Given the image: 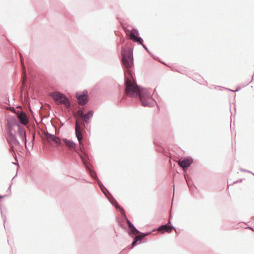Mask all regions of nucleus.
I'll return each mask as SVG.
<instances>
[{"label": "nucleus", "mask_w": 254, "mask_h": 254, "mask_svg": "<svg viewBox=\"0 0 254 254\" xmlns=\"http://www.w3.org/2000/svg\"><path fill=\"white\" fill-rule=\"evenodd\" d=\"M48 137L53 141L58 146L62 145V140L59 137L56 136L55 134L50 133H47Z\"/></svg>", "instance_id": "13"}, {"label": "nucleus", "mask_w": 254, "mask_h": 254, "mask_svg": "<svg viewBox=\"0 0 254 254\" xmlns=\"http://www.w3.org/2000/svg\"><path fill=\"white\" fill-rule=\"evenodd\" d=\"M130 37L132 40L137 43L138 44L141 45L143 44V40L139 36V32L137 29L133 28L131 30Z\"/></svg>", "instance_id": "8"}, {"label": "nucleus", "mask_w": 254, "mask_h": 254, "mask_svg": "<svg viewBox=\"0 0 254 254\" xmlns=\"http://www.w3.org/2000/svg\"><path fill=\"white\" fill-rule=\"evenodd\" d=\"M155 91V89H154V91H153V93H154V92Z\"/></svg>", "instance_id": "36"}, {"label": "nucleus", "mask_w": 254, "mask_h": 254, "mask_svg": "<svg viewBox=\"0 0 254 254\" xmlns=\"http://www.w3.org/2000/svg\"><path fill=\"white\" fill-rule=\"evenodd\" d=\"M85 181L86 183L91 184V182L87 181H85Z\"/></svg>", "instance_id": "33"}, {"label": "nucleus", "mask_w": 254, "mask_h": 254, "mask_svg": "<svg viewBox=\"0 0 254 254\" xmlns=\"http://www.w3.org/2000/svg\"><path fill=\"white\" fill-rule=\"evenodd\" d=\"M9 151L12 152L13 156L14 157V158H15L16 161L17 162V157H16V155L15 152L14 147V146H15V145H9Z\"/></svg>", "instance_id": "19"}, {"label": "nucleus", "mask_w": 254, "mask_h": 254, "mask_svg": "<svg viewBox=\"0 0 254 254\" xmlns=\"http://www.w3.org/2000/svg\"><path fill=\"white\" fill-rule=\"evenodd\" d=\"M252 174H253V175H254V173H253Z\"/></svg>", "instance_id": "37"}, {"label": "nucleus", "mask_w": 254, "mask_h": 254, "mask_svg": "<svg viewBox=\"0 0 254 254\" xmlns=\"http://www.w3.org/2000/svg\"><path fill=\"white\" fill-rule=\"evenodd\" d=\"M6 140L8 145H14L15 146L20 145V143L16 138L15 134L7 136Z\"/></svg>", "instance_id": "12"}, {"label": "nucleus", "mask_w": 254, "mask_h": 254, "mask_svg": "<svg viewBox=\"0 0 254 254\" xmlns=\"http://www.w3.org/2000/svg\"><path fill=\"white\" fill-rule=\"evenodd\" d=\"M20 124L17 122V120L14 116L9 117L7 120V125H11L12 126H18Z\"/></svg>", "instance_id": "16"}, {"label": "nucleus", "mask_w": 254, "mask_h": 254, "mask_svg": "<svg viewBox=\"0 0 254 254\" xmlns=\"http://www.w3.org/2000/svg\"><path fill=\"white\" fill-rule=\"evenodd\" d=\"M13 164L15 165H18V163L17 162V163H13Z\"/></svg>", "instance_id": "32"}, {"label": "nucleus", "mask_w": 254, "mask_h": 254, "mask_svg": "<svg viewBox=\"0 0 254 254\" xmlns=\"http://www.w3.org/2000/svg\"><path fill=\"white\" fill-rule=\"evenodd\" d=\"M75 134L79 142V145L72 140L64 138L62 139V143L60 146L64 145L67 148V150L66 151V153L73 163L78 164L79 161L77 156H79L86 171L97 182L102 192H104L103 189H105L106 190L107 189L100 181L96 173L92 169L89 156L82 141L83 136L80 130V126L77 121L75 124Z\"/></svg>", "instance_id": "2"}, {"label": "nucleus", "mask_w": 254, "mask_h": 254, "mask_svg": "<svg viewBox=\"0 0 254 254\" xmlns=\"http://www.w3.org/2000/svg\"><path fill=\"white\" fill-rule=\"evenodd\" d=\"M249 228L251 230H254V229L252 227H249Z\"/></svg>", "instance_id": "34"}, {"label": "nucleus", "mask_w": 254, "mask_h": 254, "mask_svg": "<svg viewBox=\"0 0 254 254\" xmlns=\"http://www.w3.org/2000/svg\"><path fill=\"white\" fill-rule=\"evenodd\" d=\"M13 126H12L11 125H9L6 124L7 136H9V135L14 134L12 132V129H13Z\"/></svg>", "instance_id": "18"}, {"label": "nucleus", "mask_w": 254, "mask_h": 254, "mask_svg": "<svg viewBox=\"0 0 254 254\" xmlns=\"http://www.w3.org/2000/svg\"><path fill=\"white\" fill-rule=\"evenodd\" d=\"M141 46L146 50V52H147L149 54H151L150 51L144 44H142Z\"/></svg>", "instance_id": "22"}, {"label": "nucleus", "mask_w": 254, "mask_h": 254, "mask_svg": "<svg viewBox=\"0 0 254 254\" xmlns=\"http://www.w3.org/2000/svg\"><path fill=\"white\" fill-rule=\"evenodd\" d=\"M20 57L21 68V70H22V77L23 80H26L27 73H26V67L24 65L23 59L20 54Z\"/></svg>", "instance_id": "14"}, {"label": "nucleus", "mask_w": 254, "mask_h": 254, "mask_svg": "<svg viewBox=\"0 0 254 254\" xmlns=\"http://www.w3.org/2000/svg\"><path fill=\"white\" fill-rule=\"evenodd\" d=\"M51 96L57 104L64 105L67 108L70 107V101L64 94L55 91L51 93Z\"/></svg>", "instance_id": "4"}, {"label": "nucleus", "mask_w": 254, "mask_h": 254, "mask_svg": "<svg viewBox=\"0 0 254 254\" xmlns=\"http://www.w3.org/2000/svg\"><path fill=\"white\" fill-rule=\"evenodd\" d=\"M254 73L253 74V77H252V80H251V81H249L247 82L246 83V84L244 86H247L248 85H249V84L250 83H251V82L252 81V80H253V76H254Z\"/></svg>", "instance_id": "26"}, {"label": "nucleus", "mask_w": 254, "mask_h": 254, "mask_svg": "<svg viewBox=\"0 0 254 254\" xmlns=\"http://www.w3.org/2000/svg\"><path fill=\"white\" fill-rule=\"evenodd\" d=\"M172 228L174 229L177 233L176 228L173 226L171 224V221H169V223L160 226L157 229V230L159 231H160L162 233H164L166 232L170 233L172 232Z\"/></svg>", "instance_id": "10"}, {"label": "nucleus", "mask_w": 254, "mask_h": 254, "mask_svg": "<svg viewBox=\"0 0 254 254\" xmlns=\"http://www.w3.org/2000/svg\"><path fill=\"white\" fill-rule=\"evenodd\" d=\"M12 183H11V184L10 185V186H9L8 188V190L9 191H10V190H11V185H12Z\"/></svg>", "instance_id": "30"}, {"label": "nucleus", "mask_w": 254, "mask_h": 254, "mask_svg": "<svg viewBox=\"0 0 254 254\" xmlns=\"http://www.w3.org/2000/svg\"><path fill=\"white\" fill-rule=\"evenodd\" d=\"M34 138H35V134H33V139H34Z\"/></svg>", "instance_id": "35"}, {"label": "nucleus", "mask_w": 254, "mask_h": 254, "mask_svg": "<svg viewBox=\"0 0 254 254\" xmlns=\"http://www.w3.org/2000/svg\"><path fill=\"white\" fill-rule=\"evenodd\" d=\"M193 159L190 157L184 158L183 160H180L179 162V166L184 170L185 169L189 168L193 163Z\"/></svg>", "instance_id": "11"}, {"label": "nucleus", "mask_w": 254, "mask_h": 254, "mask_svg": "<svg viewBox=\"0 0 254 254\" xmlns=\"http://www.w3.org/2000/svg\"><path fill=\"white\" fill-rule=\"evenodd\" d=\"M78 113L81 116L83 119V125L84 127L89 124L90 120L93 116V111L92 110H89L86 114H84L83 112L81 110L78 111Z\"/></svg>", "instance_id": "6"}, {"label": "nucleus", "mask_w": 254, "mask_h": 254, "mask_svg": "<svg viewBox=\"0 0 254 254\" xmlns=\"http://www.w3.org/2000/svg\"><path fill=\"white\" fill-rule=\"evenodd\" d=\"M240 170L242 172H247V173H249L253 174V172H252L251 171H249L248 170H246V169H241Z\"/></svg>", "instance_id": "23"}, {"label": "nucleus", "mask_w": 254, "mask_h": 254, "mask_svg": "<svg viewBox=\"0 0 254 254\" xmlns=\"http://www.w3.org/2000/svg\"><path fill=\"white\" fill-rule=\"evenodd\" d=\"M122 64L124 70L125 94L131 98L138 97L141 105L151 107L156 103L152 98V94L147 88H143L136 83L131 71L133 66L132 49L121 47Z\"/></svg>", "instance_id": "1"}, {"label": "nucleus", "mask_w": 254, "mask_h": 254, "mask_svg": "<svg viewBox=\"0 0 254 254\" xmlns=\"http://www.w3.org/2000/svg\"><path fill=\"white\" fill-rule=\"evenodd\" d=\"M143 239V237L141 236H136L135 237V238L133 239V242L131 243V247L130 249H132L134 247H135L137 245V242L139 241L142 240Z\"/></svg>", "instance_id": "17"}, {"label": "nucleus", "mask_w": 254, "mask_h": 254, "mask_svg": "<svg viewBox=\"0 0 254 254\" xmlns=\"http://www.w3.org/2000/svg\"><path fill=\"white\" fill-rule=\"evenodd\" d=\"M0 213H1V217L2 218H3V222H5V220H6V216L5 215H3L2 214L1 210L0 211Z\"/></svg>", "instance_id": "25"}, {"label": "nucleus", "mask_w": 254, "mask_h": 254, "mask_svg": "<svg viewBox=\"0 0 254 254\" xmlns=\"http://www.w3.org/2000/svg\"><path fill=\"white\" fill-rule=\"evenodd\" d=\"M185 178L189 188V190L191 192L194 188H196V187L194 185V184L190 177L188 176H185Z\"/></svg>", "instance_id": "15"}, {"label": "nucleus", "mask_w": 254, "mask_h": 254, "mask_svg": "<svg viewBox=\"0 0 254 254\" xmlns=\"http://www.w3.org/2000/svg\"><path fill=\"white\" fill-rule=\"evenodd\" d=\"M126 97H125V96H123V97H122L121 98H119V99H118V105H120V104H121V103H122V101H123V100H124L125 99H126Z\"/></svg>", "instance_id": "21"}, {"label": "nucleus", "mask_w": 254, "mask_h": 254, "mask_svg": "<svg viewBox=\"0 0 254 254\" xmlns=\"http://www.w3.org/2000/svg\"><path fill=\"white\" fill-rule=\"evenodd\" d=\"M229 90L231 91H232V92H237V91H239L240 89H241V88L240 87H238L236 90H231V89H228Z\"/></svg>", "instance_id": "24"}, {"label": "nucleus", "mask_w": 254, "mask_h": 254, "mask_svg": "<svg viewBox=\"0 0 254 254\" xmlns=\"http://www.w3.org/2000/svg\"><path fill=\"white\" fill-rule=\"evenodd\" d=\"M242 181V179H240V180H238V181H237L236 182H234L233 184H235V183H238V182H241Z\"/></svg>", "instance_id": "29"}, {"label": "nucleus", "mask_w": 254, "mask_h": 254, "mask_svg": "<svg viewBox=\"0 0 254 254\" xmlns=\"http://www.w3.org/2000/svg\"><path fill=\"white\" fill-rule=\"evenodd\" d=\"M124 42V39H123V40L121 42V43H120V44H122Z\"/></svg>", "instance_id": "31"}, {"label": "nucleus", "mask_w": 254, "mask_h": 254, "mask_svg": "<svg viewBox=\"0 0 254 254\" xmlns=\"http://www.w3.org/2000/svg\"><path fill=\"white\" fill-rule=\"evenodd\" d=\"M75 97L78 104L82 106L86 104L89 100L88 91L86 90H84L82 92H76Z\"/></svg>", "instance_id": "5"}, {"label": "nucleus", "mask_w": 254, "mask_h": 254, "mask_svg": "<svg viewBox=\"0 0 254 254\" xmlns=\"http://www.w3.org/2000/svg\"><path fill=\"white\" fill-rule=\"evenodd\" d=\"M158 151H160V152H162L164 150V149L161 147H160L159 149H157Z\"/></svg>", "instance_id": "27"}, {"label": "nucleus", "mask_w": 254, "mask_h": 254, "mask_svg": "<svg viewBox=\"0 0 254 254\" xmlns=\"http://www.w3.org/2000/svg\"><path fill=\"white\" fill-rule=\"evenodd\" d=\"M17 127V133L21 140L24 142L25 147L27 151L29 152V150L27 147L26 130L20 124L18 125Z\"/></svg>", "instance_id": "7"}, {"label": "nucleus", "mask_w": 254, "mask_h": 254, "mask_svg": "<svg viewBox=\"0 0 254 254\" xmlns=\"http://www.w3.org/2000/svg\"><path fill=\"white\" fill-rule=\"evenodd\" d=\"M156 230L154 229L151 231L146 232V233H139L138 234H141L142 235H141L142 237H143V238L146 236H148L149 235L151 234L153 232L155 231Z\"/></svg>", "instance_id": "20"}, {"label": "nucleus", "mask_w": 254, "mask_h": 254, "mask_svg": "<svg viewBox=\"0 0 254 254\" xmlns=\"http://www.w3.org/2000/svg\"><path fill=\"white\" fill-rule=\"evenodd\" d=\"M12 110L14 111V113L17 116V118L20 122V124L24 125H26L28 123V119L27 117L26 113L23 112H19L16 111L14 108H12Z\"/></svg>", "instance_id": "9"}, {"label": "nucleus", "mask_w": 254, "mask_h": 254, "mask_svg": "<svg viewBox=\"0 0 254 254\" xmlns=\"http://www.w3.org/2000/svg\"><path fill=\"white\" fill-rule=\"evenodd\" d=\"M28 144L29 145H30L32 148L33 147V142H29Z\"/></svg>", "instance_id": "28"}, {"label": "nucleus", "mask_w": 254, "mask_h": 254, "mask_svg": "<svg viewBox=\"0 0 254 254\" xmlns=\"http://www.w3.org/2000/svg\"><path fill=\"white\" fill-rule=\"evenodd\" d=\"M103 190L104 191V192L103 193L104 194L106 197L109 199L111 203L115 206V208L117 210H119L121 212L122 216L124 217V218L126 219L127 223V225L129 228H130V229L128 231V234L131 236L134 235L135 233H140V232L135 228V227L130 222V221L127 219L125 214V210L122 207H121L118 205L117 201L113 197V196L110 193L109 190L107 189V190H106L105 189H103Z\"/></svg>", "instance_id": "3"}]
</instances>
